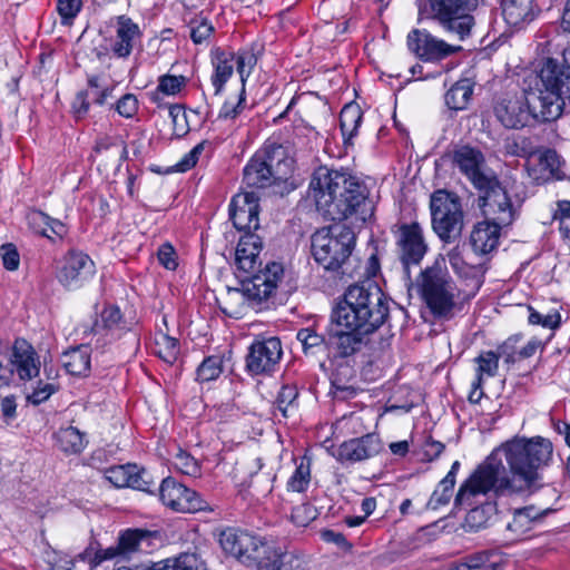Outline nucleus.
Returning <instances> with one entry per match:
<instances>
[{"label":"nucleus","instance_id":"nucleus-1","mask_svg":"<svg viewBox=\"0 0 570 570\" xmlns=\"http://www.w3.org/2000/svg\"><path fill=\"white\" fill-rule=\"evenodd\" d=\"M552 454V443L541 436H517L504 442L460 485L454 507H470L489 492L511 495L538 491Z\"/></svg>","mask_w":570,"mask_h":570},{"label":"nucleus","instance_id":"nucleus-2","mask_svg":"<svg viewBox=\"0 0 570 570\" xmlns=\"http://www.w3.org/2000/svg\"><path fill=\"white\" fill-rule=\"evenodd\" d=\"M539 78L543 89L524 97L508 96L495 104L494 115L504 127L521 128L530 119L554 121L562 115L566 101H570V73L556 59L547 58Z\"/></svg>","mask_w":570,"mask_h":570},{"label":"nucleus","instance_id":"nucleus-3","mask_svg":"<svg viewBox=\"0 0 570 570\" xmlns=\"http://www.w3.org/2000/svg\"><path fill=\"white\" fill-rule=\"evenodd\" d=\"M309 188L317 210L330 220L354 216L355 220L365 223L373 215L366 187L345 173L320 168Z\"/></svg>","mask_w":570,"mask_h":570},{"label":"nucleus","instance_id":"nucleus-4","mask_svg":"<svg viewBox=\"0 0 570 570\" xmlns=\"http://www.w3.org/2000/svg\"><path fill=\"white\" fill-rule=\"evenodd\" d=\"M333 314L345 324L355 323L375 333L389 317V299L375 282L365 281L347 287Z\"/></svg>","mask_w":570,"mask_h":570},{"label":"nucleus","instance_id":"nucleus-5","mask_svg":"<svg viewBox=\"0 0 570 570\" xmlns=\"http://www.w3.org/2000/svg\"><path fill=\"white\" fill-rule=\"evenodd\" d=\"M355 242L356 235L346 224L323 227L312 235V255L324 269L337 272L350 259Z\"/></svg>","mask_w":570,"mask_h":570},{"label":"nucleus","instance_id":"nucleus-6","mask_svg":"<svg viewBox=\"0 0 570 570\" xmlns=\"http://www.w3.org/2000/svg\"><path fill=\"white\" fill-rule=\"evenodd\" d=\"M293 168V159L287 157L282 146L265 150L264 156L256 155L244 168V181L252 187L264 188L286 180Z\"/></svg>","mask_w":570,"mask_h":570},{"label":"nucleus","instance_id":"nucleus-7","mask_svg":"<svg viewBox=\"0 0 570 570\" xmlns=\"http://www.w3.org/2000/svg\"><path fill=\"white\" fill-rule=\"evenodd\" d=\"M420 289L434 315L444 316L453 308L456 288L444 266L435 263L422 271Z\"/></svg>","mask_w":570,"mask_h":570},{"label":"nucleus","instance_id":"nucleus-8","mask_svg":"<svg viewBox=\"0 0 570 570\" xmlns=\"http://www.w3.org/2000/svg\"><path fill=\"white\" fill-rule=\"evenodd\" d=\"M17 371L20 380H30L38 375L36 352L22 338L14 341L12 347L9 342L0 338V389L9 386Z\"/></svg>","mask_w":570,"mask_h":570},{"label":"nucleus","instance_id":"nucleus-9","mask_svg":"<svg viewBox=\"0 0 570 570\" xmlns=\"http://www.w3.org/2000/svg\"><path fill=\"white\" fill-rule=\"evenodd\" d=\"M430 208L433 230L444 242L455 240L463 228L460 199L454 194L439 189L431 196Z\"/></svg>","mask_w":570,"mask_h":570},{"label":"nucleus","instance_id":"nucleus-10","mask_svg":"<svg viewBox=\"0 0 570 570\" xmlns=\"http://www.w3.org/2000/svg\"><path fill=\"white\" fill-rule=\"evenodd\" d=\"M432 11L443 28L455 35L459 40L470 36L474 18L470 11L478 6V0H429Z\"/></svg>","mask_w":570,"mask_h":570},{"label":"nucleus","instance_id":"nucleus-11","mask_svg":"<svg viewBox=\"0 0 570 570\" xmlns=\"http://www.w3.org/2000/svg\"><path fill=\"white\" fill-rule=\"evenodd\" d=\"M480 191L479 207L484 219L509 226L514 220L515 210L511 199L495 177L476 187Z\"/></svg>","mask_w":570,"mask_h":570},{"label":"nucleus","instance_id":"nucleus-12","mask_svg":"<svg viewBox=\"0 0 570 570\" xmlns=\"http://www.w3.org/2000/svg\"><path fill=\"white\" fill-rule=\"evenodd\" d=\"M283 275V266L271 262L264 269L254 272L252 276L244 279L242 285L249 298V307L256 311L267 308Z\"/></svg>","mask_w":570,"mask_h":570},{"label":"nucleus","instance_id":"nucleus-13","mask_svg":"<svg viewBox=\"0 0 570 570\" xmlns=\"http://www.w3.org/2000/svg\"><path fill=\"white\" fill-rule=\"evenodd\" d=\"M219 542L226 553L247 567H255L262 553L268 552V544L262 538L236 529L223 531Z\"/></svg>","mask_w":570,"mask_h":570},{"label":"nucleus","instance_id":"nucleus-14","mask_svg":"<svg viewBox=\"0 0 570 570\" xmlns=\"http://www.w3.org/2000/svg\"><path fill=\"white\" fill-rule=\"evenodd\" d=\"M396 247L403 272L409 277V266L417 265L428 250L422 227L417 223L402 224L396 232Z\"/></svg>","mask_w":570,"mask_h":570},{"label":"nucleus","instance_id":"nucleus-15","mask_svg":"<svg viewBox=\"0 0 570 570\" xmlns=\"http://www.w3.org/2000/svg\"><path fill=\"white\" fill-rule=\"evenodd\" d=\"M163 503L178 512L194 513L207 509V502L199 494L171 478L163 480L159 488Z\"/></svg>","mask_w":570,"mask_h":570},{"label":"nucleus","instance_id":"nucleus-16","mask_svg":"<svg viewBox=\"0 0 570 570\" xmlns=\"http://www.w3.org/2000/svg\"><path fill=\"white\" fill-rule=\"evenodd\" d=\"M332 318L336 324V328L330 333V344L341 357H347L361 351L367 344L368 336L373 334V332L366 328L363 330L361 328L362 326L355 323L345 324L335 314H333Z\"/></svg>","mask_w":570,"mask_h":570},{"label":"nucleus","instance_id":"nucleus-17","mask_svg":"<svg viewBox=\"0 0 570 570\" xmlns=\"http://www.w3.org/2000/svg\"><path fill=\"white\" fill-rule=\"evenodd\" d=\"M407 47L411 52L425 61L441 60L461 50L460 46L449 45L419 29H414L409 33Z\"/></svg>","mask_w":570,"mask_h":570},{"label":"nucleus","instance_id":"nucleus-18","mask_svg":"<svg viewBox=\"0 0 570 570\" xmlns=\"http://www.w3.org/2000/svg\"><path fill=\"white\" fill-rule=\"evenodd\" d=\"M130 325V323L124 320L119 307L110 305L104 308L100 318L94 323L91 332L95 335H99L98 341L101 340L104 343L120 338L124 334H127L134 345L138 346L139 338L131 331Z\"/></svg>","mask_w":570,"mask_h":570},{"label":"nucleus","instance_id":"nucleus-19","mask_svg":"<svg viewBox=\"0 0 570 570\" xmlns=\"http://www.w3.org/2000/svg\"><path fill=\"white\" fill-rule=\"evenodd\" d=\"M258 196L255 191H244L235 195L229 205V217L238 230L252 233L259 227Z\"/></svg>","mask_w":570,"mask_h":570},{"label":"nucleus","instance_id":"nucleus-20","mask_svg":"<svg viewBox=\"0 0 570 570\" xmlns=\"http://www.w3.org/2000/svg\"><path fill=\"white\" fill-rule=\"evenodd\" d=\"M282 345L277 337L254 342L246 357V367L253 374L271 372L279 362Z\"/></svg>","mask_w":570,"mask_h":570},{"label":"nucleus","instance_id":"nucleus-21","mask_svg":"<svg viewBox=\"0 0 570 570\" xmlns=\"http://www.w3.org/2000/svg\"><path fill=\"white\" fill-rule=\"evenodd\" d=\"M94 273V262L82 252L71 250L63 258L57 278L67 288L79 287Z\"/></svg>","mask_w":570,"mask_h":570},{"label":"nucleus","instance_id":"nucleus-22","mask_svg":"<svg viewBox=\"0 0 570 570\" xmlns=\"http://www.w3.org/2000/svg\"><path fill=\"white\" fill-rule=\"evenodd\" d=\"M382 451V442L377 434L367 433L343 442L337 449L341 462H361L377 455Z\"/></svg>","mask_w":570,"mask_h":570},{"label":"nucleus","instance_id":"nucleus-23","mask_svg":"<svg viewBox=\"0 0 570 570\" xmlns=\"http://www.w3.org/2000/svg\"><path fill=\"white\" fill-rule=\"evenodd\" d=\"M454 165L464 174L476 188L492 176L482 170L484 157L482 153L468 145L459 146L453 150L452 156Z\"/></svg>","mask_w":570,"mask_h":570},{"label":"nucleus","instance_id":"nucleus-24","mask_svg":"<svg viewBox=\"0 0 570 570\" xmlns=\"http://www.w3.org/2000/svg\"><path fill=\"white\" fill-rule=\"evenodd\" d=\"M140 38L141 32L137 23L128 17H118L116 37L111 45L112 53L118 58L129 57L134 48L140 42Z\"/></svg>","mask_w":570,"mask_h":570},{"label":"nucleus","instance_id":"nucleus-25","mask_svg":"<svg viewBox=\"0 0 570 570\" xmlns=\"http://www.w3.org/2000/svg\"><path fill=\"white\" fill-rule=\"evenodd\" d=\"M503 225L484 219L474 225L470 245L478 255H487L497 249Z\"/></svg>","mask_w":570,"mask_h":570},{"label":"nucleus","instance_id":"nucleus-26","mask_svg":"<svg viewBox=\"0 0 570 570\" xmlns=\"http://www.w3.org/2000/svg\"><path fill=\"white\" fill-rule=\"evenodd\" d=\"M263 244L258 235L245 233L238 240L235 250V264L237 268L246 274L254 273L258 263Z\"/></svg>","mask_w":570,"mask_h":570},{"label":"nucleus","instance_id":"nucleus-27","mask_svg":"<svg viewBox=\"0 0 570 570\" xmlns=\"http://www.w3.org/2000/svg\"><path fill=\"white\" fill-rule=\"evenodd\" d=\"M256 568L259 570H304L305 564L301 557L293 552H282L268 544V552L262 553Z\"/></svg>","mask_w":570,"mask_h":570},{"label":"nucleus","instance_id":"nucleus-28","mask_svg":"<svg viewBox=\"0 0 570 570\" xmlns=\"http://www.w3.org/2000/svg\"><path fill=\"white\" fill-rule=\"evenodd\" d=\"M235 55L220 49L213 51L212 65L214 73L210 81L214 87V96H219L225 83L233 76Z\"/></svg>","mask_w":570,"mask_h":570},{"label":"nucleus","instance_id":"nucleus-29","mask_svg":"<svg viewBox=\"0 0 570 570\" xmlns=\"http://www.w3.org/2000/svg\"><path fill=\"white\" fill-rule=\"evenodd\" d=\"M532 2L533 0H501L503 19L509 26L515 28L533 20Z\"/></svg>","mask_w":570,"mask_h":570},{"label":"nucleus","instance_id":"nucleus-30","mask_svg":"<svg viewBox=\"0 0 570 570\" xmlns=\"http://www.w3.org/2000/svg\"><path fill=\"white\" fill-rule=\"evenodd\" d=\"M61 363L71 375H88L91 367L90 347L88 345H79L70 348L62 354Z\"/></svg>","mask_w":570,"mask_h":570},{"label":"nucleus","instance_id":"nucleus-31","mask_svg":"<svg viewBox=\"0 0 570 570\" xmlns=\"http://www.w3.org/2000/svg\"><path fill=\"white\" fill-rule=\"evenodd\" d=\"M544 514L546 511H539L533 505L517 509L513 512L512 521L507 524V529L515 537H521L540 522Z\"/></svg>","mask_w":570,"mask_h":570},{"label":"nucleus","instance_id":"nucleus-32","mask_svg":"<svg viewBox=\"0 0 570 570\" xmlns=\"http://www.w3.org/2000/svg\"><path fill=\"white\" fill-rule=\"evenodd\" d=\"M474 82L469 78H462L451 86L445 92L444 100L449 109L464 110L473 95Z\"/></svg>","mask_w":570,"mask_h":570},{"label":"nucleus","instance_id":"nucleus-33","mask_svg":"<svg viewBox=\"0 0 570 570\" xmlns=\"http://www.w3.org/2000/svg\"><path fill=\"white\" fill-rule=\"evenodd\" d=\"M218 304L225 315L239 318L249 306V298L243 286L240 288L228 287L226 294L218 299Z\"/></svg>","mask_w":570,"mask_h":570},{"label":"nucleus","instance_id":"nucleus-34","mask_svg":"<svg viewBox=\"0 0 570 570\" xmlns=\"http://www.w3.org/2000/svg\"><path fill=\"white\" fill-rule=\"evenodd\" d=\"M519 341L518 336L510 337L500 348L499 352L488 351L482 353L475 358L478 363L476 376L481 377L483 381V376H494L499 368V357L502 354H507L508 350L512 348L514 343Z\"/></svg>","mask_w":570,"mask_h":570},{"label":"nucleus","instance_id":"nucleus-35","mask_svg":"<svg viewBox=\"0 0 570 570\" xmlns=\"http://www.w3.org/2000/svg\"><path fill=\"white\" fill-rule=\"evenodd\" d=\"M497 507L492 502L481 503L471 509L464 520V528L469 532H476L487 528L495 517Z\"/></svg>","mask_w":570,"mask_h":570},{"label":"nucleus","instance_id":"nucleus-36","mask_svg":"<svg viewBox=\"0 0 570 570\" xmlns=\"http://www.w3.org/2000/svg\"><path fill=\"white\" fill-rule=\"evenodd\" d=\"M30 224L36 228L37 233L52 239V236L62 238L67 234V227L58 219L51 218L42 212H33L29 216Z\"/></svg>","mask_w":570,"mask_h":570},{"label":"nucleus","instance_id":"nucleus-37","mask_svg":"<svg viewBox=\"0 0 570 570\" xmlns=\"http://www.w3.org/2000/svg\"><path fill=\"white\" fill-rule=\"evenodd\" d=\"M55 438L60 450L69 454L80 453L87 444L83 433L73 426L60 429Z\"/></svg>","mask_w":570,"mask_h":570},{"label":"nucleus","instance_id":"nucleus-38","mask_svg":"<svg viewBox=\"0 0 570 570\" xmlns=\"http://www.w3.org/2000/svg\"><path fill=\"white\" fill-rule=\"evenodd\" d=\"M151 535L150 531L142 529H129L122 532L118 538L122 557L129 558L134 552L140 551L144 543L149 546Z\"/></svg>","mask_w":570,"mask_h":570},{"label":"nucleus","instance_id":"nucleus-39","mask_svg":"<svg viewBox=\"0 0 570 570\" xmlns=\"http://www.w3.org/2000/svg\"><path fill=\"white\" fill-rule=\"evenodd\" d=\"M363 111L357 104L351 102L343 107L340 114V126L343 136L346 138L345 142L351 140L362 121Z\"/></svg>","mask_w":570,"mask_h":570},{"label":"nucleus","instance_id":"nucleus-40","mask_svg":"<svg viewBox=\"0 0 570 570\" xmlns=\"http://www.w3.org/2000/svg\"><path fill=\"white\" fill-rule=\"evenodd\" d=\"M179 343L175 337L159 331L155 335L154 353L164 362L173 364L179 355Z\"/></svg>","mask_w":570,"mask_h":570},{"label":"nucleus","instance_id":"nucleus-41","mask_svg":"<svg viewBox=\"0 0 570 570\" xmlns=\"http://www.w3.org/2000/svg\"><path fill=\"white\" fill-rule=\"evenodd\" d=\"M311 481V461L307 458H303L297 464L293 475L287 482V487L291 491L303 492L307 489Z\"/></svg>","mask_w":570,"mask_h":570},{"label":"nucleus","instance_id":"nucleus-42","mask_svg":"<svg viewBox=\"0 0 570 570\" xmlns=\"http://www.w3.org/2000/svg\"><path fill=\"white\" fill-rule=\"evenodd\" d=\"M223 372V356L212 355L206 357L197 368V380L209 382L216 380Z\"/></svg>","mask_w":570,"mask_h":570},{"label":"nucleus","instance_id":"nucleus-43","mask_svg":"<svg viewBox=\"0 0 570 570\" xmlns=\"http://www.w3.org/2000/svg\"><path fill=\"white\" fill-rule=\"evenodd\" d=\"M539 161L542 168L550 173L551 177L558 180L563 178L562 166L564 161L554 149H546L540 155Z\"/></svg>","mask_w":570,"mask_h":570},{"label":"nucleus","instance_id":"nucleus-44","mask_svg":"<svg viewBox=\"0 0 570 570\" xmlns=\"http://www.w3.org/2000/svg\"><path fill=\"white\" fill-rule=\"evenodd\" d=\"M451 481L452 476L441 480V482L439 483L438 488L434 490L428 502V509L436 510L440 507L445 505L450 502L454 488Z\"/></svg>","mask_w":570,"mask_h":570},{"label":"nucleus","instance_id":"nucleus-45","mask_svg":"<svg viewBox=\"0 0 570 570\" xmlns=\"http://www.w3.org/2000/svg\"><path fill=\"white\" fill-rule=\"evenodd\" d=\"M470 562L473 563V570H502V558L494 552H480L470 556Z\"/></svg>","mask_w":570,"mask_h":570},{"label":"nucleus","instance_id":"nucleus-46","mask_svg":"<svg viewBox=\"0 0 570 570\" xmlns=\"http://www.w3.org/2000/svg\"><path fill=\"white\" fill-rule=\"evenodd\" d=\"M132 471L135 472V464L116 465L107 469L105 475L115 487L124 488L129 487Z\"/></svg>","mask_w":570,"mask_h":570},{"label":"nucleus","instance_id":"nucleus-47","mask_svg":"<svg viewBox=\"0 0 570 570\" xmlns=\"http://www.w3.org/2000/svg\"><path fill=\"white\" fill-rule=\"evenodd\" d=\"M257 62V58L254 52L249 50H243L235 56L234 65L236 63V70L239 75L242 88L245 89L246 79L249 77L252 69Z\"/></svg>","mask_w":570,"mask_h":570},{"label":"nucleus","instance_id":"nucleus-48","mask_svg":"<svg viewBox=\"0 0 570 570\" xmlns=\"http://www.w3.org/2000/svg\"><path fill=\"white\" fill-rule=\"evenodd\" d=\"M43 561L49 566L50 570H72L73 560L60 551L48 547L43 551Z\"/></svg>","mask_w":570,"mask_h":570},{"label":"nucleus","instance_id":"nucleus-49","mask_svg":"<svg viewBox=\"0 0 570 570\" xmlns=\"http://www.w3.org/2000/svg\"><path fill=\"white\" fill-rule=\"evenodd\" d=\"M188 28H189V36H190L191 40L194 41V43H196V45H200V43L205 42L206 40H208V38L214 32V27L212 26V23L204 18L193 19L189 22Z\"/></svg>","mask_w":570,"mask_h":570},{"label":"nucleus","instance_id":"nucleus-50","mask_svg":"<svg viewBox=\"0 0 570 570\" xmlns=\"http://www.w3.org/2000/svg\"><path fill=\"white\" fill-rule=\"evenodd\" d=\"M174 465L181 473L196 476L199 474V464L196 459H194L189 453L178 450L174 458Z\"/></svg>","mask_w":570,"mask_h":570},{"label":"nucleus","instance_id":"nucleus-51","mask_svg":"<svg viewBox=\"0 0 570 570\" xmlns=\"http://www.w3.org/2000/svg\"><path fill=\"white\" fill-rule=\"evenodd\" d=\"M297 395L298 393L293 386H283L279 391L276 400V407L284 417H287L289 410L294 407Z\"/></svg>","mask_w":570,"mask_h":570},{"label":"nucleus","instance_id":"nucleus-52","mask_svg":"<svg viewBox=\"0 0 570 570\" xmlns=\"http://www.w3.org/2000/svg\"><path fill=\"white\" fill-rule=\"evenodd\" d=\"M528 321L532 325H541L549 330H556L560 325L561 317L559 313L543 315L532 307H529Z\"/></svg>","mask_w":570,"mask_h":570},{"label":"nucleus","instance_id":"nucleus-53","mask_svg":"<svg viewBox=\"0 0 570 570\" xmlns=\"http://www.w3.org/2000/svg\"><path fill=\"white\" fill-rule=\"evenodd\" d=\"M296 337L301 342L306 354L313 353L314 348L320 347L324 343V337L308 327L301 328L297 332Z\"/></svg>","mask_w":570,"mask_h":570},{"label":"nucleus","instance_id":"nucleus-54","mask_svg":"<svg viewBox=\"0 0 570 570\" xmlns=\"http://www.w3.org/2000/svg\"><path fill=\"white\" fill-rule=\"evenodd\" d=\"M186 83L184 76L165 75L159 78L157 90L165 95H176Z\"/></svg>","mask_w":570,"mask_h":570},{"label":"nucleus","instance_id":"nucleus-55","mask_svg":"<svg viewBox=\"0 0 570 570\" xmlns=\"http://www.w3.org/2000/svg\"><path fill=\"white\" fill-rule=\"evenodd\" d=\"M81 6V0H58L57 9L62 23L69 24L80 11Z\"/></svg>","mask_w":570,"mask_h":570},{"label":"nucleus","instance_id":"nucleus-56","mask_svg":"<svg viewBox=\"0 0 570 570\" xmlns=\"http://www.w3.org/2000/svg\"><path fill=\"white\" fill-rule=\"evenodd\" d=\"M245 105V89L240 88V92L236 102L226 100L219 111V118L224 119H234L236 118L240 111L244 109Z\"/></svg>","mask_w":570,"mask_h":570},{"label":"nucleus","instance_id":"nucleus-57","mask_svg":"<svg viewBox=\"0 0 570 570\" xmlns=\"http://www.w3.org/2000/svg\"><path fill=\"white\" fill-rule=\"evenodd\" d=\"M117 112L125 117L131 118L138 111V100L135 95L126 94L116 104Z\"/></svg>","mask_w":570,"mask_h":570},{"label":"nucleus","instance_id":"nucleus-58","mask_svg":"<svg viewBox=\"0 0 570 570\" xmlns=\"http://www.w3.org/2000/svg\"><path fill=\"white\" fill-rule=\"evenodd\" d=\"M205 148V141L199 142L196 145L187 155H185L180 161H178L174 166L175 171L184 173L193 168L197 160L199 155L203 153Z\"/></svg>","mask_w":570,"mask_h":570},{"label":"nucleus","instance_id":"nucleus-59","mask_svg":"<svg viewBox=\"0 0 570 570\" xmlns=\"http://www.w3.org/2000/svg\"><path fill=\"white\" fill-rule=\"evenodd\" d=\"M0 255L2 258L3 266L8 271H16L20 264V256L14 245L3 244L0 247Z\"/></svg>","mask_w":570,"mask_h":570},{"label":"nucleus","instance_id":"nucleus-60","mask_svg":"<svg viewBox=\"0 0 570 570\" xmlns=\"http://www.w3.org/2000/svg\"><path fill=\"white\" fill-rule=\"evenodd\" d=\"M130 474L132 475L129 482L130 488L146 492L151 491L150 485L153 484V481L150 479L149 473L145 469H139L135 464V472L132 471L130 472Z\"/></svg>","mask_w":570,"mask_h":570},{"label":"nucleus","instance_id":"nucleus-61","mask_svg":"<svg viewBox=\"0 0 570 570\" xmlns=\"http://www.w3.org/2000/svg\"><path fill=\"white\" fill-rule=\"evenodd\" d=\"M458 275L471 282L470 294L474 295L482 284L481 276L483 275V269L481 265H466L465 269H463V273Z\"/></svg>","mask_w":570,"mask_h":570},{"label":"nucleus","instance_id":"nucleus-62","mask_svg":"<svg viewBox=\"0 0 570 570\" xmlns=\"http://www.w3.org/2000/svg\"><path fill=\"white\" fill-rule=\"evenodd\" d=\"M158 261L167 269L174 271L177 267L176 252L174 247L166 243L158 249Z\"/></svg>","mask_w":570,"mask_h":570},{"label":"nucleus","instance_id":"nucleus-63","mask_svg":"<svg viewBox=\"0 0 570 570\" xmlns=\"http://www.w3.org/2000/svg\"><path fill=\"white\" fill-rule=\"evenodd\" d=\"M315 510L308 504H302L293 509L292 519L298 525H306L315 518Z\"/></svg>","mask_w":570,"mask_h":570},{"label":"nucleus","instance_id":"nucleus-64","mask_svg":"<svg viewBox=\"0 0 570 570\" xmlns=\"http://www.w3.org/2000/svg\"><path fill=\"white\" fill-rule=\"evenodd\" d=\"M554 219H559L560 233L570 228V202L569 200L558 202V210L554 214Z\"/></svg>","mask_w":570,"mask_h":570}]
</instances>
